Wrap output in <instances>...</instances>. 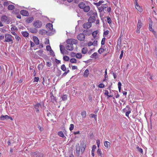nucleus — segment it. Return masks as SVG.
<instances>
[{
    "label": "nucleus",
    "instance_id": "nucleus-37",
    "mask_svg": "<svg viewBox=\"0 0 157 157\" xmlns=\"http://www.w3.org/2000/svg\"><path fill=\"white\" fill-rule=\"evenodd\" d=\"M70 62L72 63H76L77 60L75 58H72L70 59Z\"/></svg>",
    "mask_w": 157,
    "mask_h": 157
},
{
    "label": "nucleus",
    "instance_id": "nucleus-36",
    "mask_svg": "<svg viewBox=\"0 0 157 157\" xmlns=\"http://www.w3.org/2000/svg\"><path fill=\"white\" fill-rule=\"evenodd\" d=\"M76 57L78 59H81L82 57V54L80 53H78L76 55Z\"/></svg>",
    "mask_w": 157,
    "mask_h": 157
},
{
    "label": "nucleus",
    "instance_id": "nucleus-6",
    "mask_svg": "<svg viewBox=\"0 0 157 157\" xmlns=\"http://www.w3.org/2000/svg\"><path fill=\"white\" fill-rule=\"evenodd\" d=\"M59 47L61 53L63 54H67L68 52L65 49V47L63 45L60 44Z\"/></svg>",
    "mask_w": 157,
    "mask_h": 157
},
{
    "label": "nucleus",
    "instance_id": "nucleus-20",
    "mask_svg": "<svg viewBox=\"0 0 157 157\" xmlns=\"http://www.w3.org/2000/svg\"><path fill=\"white\" fill-rule=\"evenodd\" d=\"M46 27L49 29V30H52L53 29V25L51 23H48L46 25Z\"/></svg>",
    "mask_w": 157,
    "mask_h": 157
},
{
    "label": "nucleus",
    "instance_id": "nucleus-15",
    "mask_svg": "<svg viewBox=\"0 0 157 157\" xmlns=\"http://www.w3.org/2000/svg\"><path fill=\"white\" fill-rule=\"evenodd\" d=\"M34 20L33 17H28L25 21V22L27 23H30L32 22Z\"/></svg>",
    "mask_w": 157,
    "mask_h": 157
},
{
    "label": "nucleus",
    "instance_id": "nucleus-63",
    "mask_svg": "<svg viewBox=\"0 0 157 157\" xmlns=\"http://www.w3.org/2000/svg\"><path fill=\"white\" fill-rule=\"evenodd\" d=\"M131 113V111L129 110L126 113L125 115L127 117H128L129 114Z\"/></svg>",
    "mask_w": 157,
    "mask_h": 157
},
{
    "label": "nucleus",
    "instance_id": "nucleus-25",
    "mask_svg": "<svg viewBox=\"0 0 157 157\" xmlns=\"http://www.w3.org/2000/svg\"><path fill=\"white\" fill-rule=\"evenodd\" d=\"M39 33L40 34L43 35L46 34L47 33V31L46 30L44 29L40 30L39 31Z\"/></svg>",
    "mask_w": 157,
    "mask_h": 157
},
{
    "label": "nucleus",
    "instance_id": "nucleus-41",
    "mask_svg": "<svg viewBox=\"0 0 157 157\" xmlns=\"http://www.w3.org/2000/svg\"><path fill=\"white\" fill-rule=\"evenodd\" d=\"M118 88L119 92H121V83L120 82H119L118 83Z\"/></svg>",
    "mask_w": 157,
    "mask_h": 157
},
{
    "label": "nucleus",
    "instance_id": "nucleus-29",
    "mask_svg": "<svg viewBox=\"0 0 157 157\" xmlns=\"http://www.w3.org/2000/svg\"><path fill=\"white\" fill-rule=\"evenodd\" d=\"M104 146L105 147L108 148L110 146V143L107 141H106L104 143Z\"/></svg>",
    "mask_w": 157,
    "mask_h": 157
},
{
    "label": "nucleus",
    "instance_id": "nucleus-26",
    "mask_svg": "<svg viewBox=\"0 0 157 157\" xmlns=\"http://www.w3.org/2000/svg\"><path fill=\"white\" fill-rule=\"evenodd\" d=\"M22 35L25 37H27L29 36V33L26 31L22 32H21Z\"/></svg>",
    "mask_w": 157,
    "mask_h": 157
},
{
    "label": "nucleus",
    "instance_id": "nucleus-18",
    "mask_svg": "<svg viewBox=\"0 0 157 157\" xmlns=\"http://www.w3.org/2000/svg\"><path fill=\"white\" fill-rule=\"evenodd\" d=\"M33 38L34 42L37 45L39 43V41L38 38L35 36H33Z\"/></svg>",
    "mask_w": 157,
    "mask_h": 157
},
{
    "label": "nucleus",
    "instance_id": "nucleus-12",
    "mask_svg": "<svg viewBox=\"0 0 157 157\" xmlns=\"http://www.w3.org/2000/svg\"><path fill=\"white\" fill-rule=\"evenodd\" d=\"M83 33L84 34L86 35H90L92 32L91 30L89 29H86L84 30Z\"/></svg>",
    "mask_w": 157,
    "mask_h": 157
},
{
    "label": "nucleus",
    "instance_id": "nucleus-5",
    "mask_svg": "<svg viewBox=\"0 0 157 157\" xmlns=\"http://www.w3.org/2000/svg\"><path fill=\"white\" fill-rule=\"evenodd\" d=\"M42 22L39 20H37L34 22L33 25L36 28H40L42 26Z\"/></svg>",
    "mask_w": 157,
    "mask_h": 157
},
{
    "label": "nucleus",
    "instance_id": "nucleus-30",
    "mask_svg": "<svg viewBox=\"0 0 157 157\" xmlns=\"http://www.w3.org/2000/svg\"><path fill=\"white\" fill-rule=\"evenodd\" d=\"M14 8V6L12 5H9L8 7V9L9 10H12Z\"/></svg>",
    "mask_w": 157,
    "mask_h": 157
},
{
    "label": "nucleus",
    "instance_id": "nucleus-3",
    "mask_svg": "<svg viewBox=\"0 0 157 157\" xmlns=\"http://www.w3.org/2000/svg\"><path fill=\"white\" fill-rule=\"evenodd\" d=\"M5 40L4 42H11L10 44H12L13 43V39H14V37L11 35L6 34H5Z\"/></svg>",
    "mask_w": 157,
    "mask_h": 157
},
{
    "label": "nucleus",
    "instance_id": "nucleus-58",
    "mask_svg": "<svg viewBox=\"0 0 157 157\" xmlns=\"http://www.w3.org/2000/svg\"><path fill=\"white\" fill-rule=\"evenodd\" d=\"M55 61L58 64H59V63H60L61 61L60 60H58L57 59H55Z\"/></svg>",
    "mask_w": 157,
    "mask_h": 157
},
{
    "label": "nucleus",
    "instance_id": "nucleus-38",
    "mask_svg": "<svg viewBox=\"0 0 157 157\" xmlns=\"http://www.w3.org/2000/svg\"><path fill=\"white\" fill-rule=\"evenodd\" d=\"M58 135L59 136L61 137H64L63 133L61 131L59 132L58 133Z\"/></svg>",
    "mask_w": 157,
    "mask_h": 157
},
{
    "label": "nucleus",
    "instance_id": "nucleus-19",
    "mask_svg": "<svg viewBox=\"0 0 157 157\" xmlns=\"http://www.w3.org/2000/svg\"><path fill=\"white\" fill-rule=\"evenodd\" d=\"M8 20L7 17L6 15H3L2 17L1 20L4 22H6Z\"/></svg>",
    "mask_w": 157,
    "mask_h": 157
},
{
    "label": "nucleus",
    "instance_id": "nucleus-21",
    "mask_svg": "<svg viewBox=\"0 0 157 157\" xmlns=\"http://www.w3.org/2000/svg\"><path fill=\"white\" fill-rule=\"evenodd\" d=\"M102 47L103 48H102L101 46V48L98 50V52L99 54H101L106 49L103 48V46Z\"/></svg>",
    "mask_w": 157,
    "mask_h": 157
},
{
    "label": "nucleus",
    "instance_id": "nucleus-40",
    "mask_svg": "<svg viewBox=\"0 0 157 157\" xmlns=\"http://www.w3.org/2000/svg\"><path fill=\"white\" fill-rule=\"evenodd\" d=\"M97 55V52H94L92 55L90 56L91 58H96V56Z\"/></svg>",
    "mask_w": 157,
    "mask_h": 157
},
{
    "label": "nucleus",
    "instance_id": "nucleus-22",
    "mask_svg": "<svg viewBox=\"0 0 157 157\" xmlns=\"http://www.w3.org/2000/svg\"><path fill=\"white\" fill-rule=\"evenodd\" d=\"M149 30L153 32V33H155V32L154 31L153 29L152 28V22L151 21L150 23L149 24Z\"/></svg>",
    "mask_w": 157,
    "mask_h": 157
},
{
    "label": "nucleus",
    "instance_id": "nucleus-42",
    "mask_svg": "<svg viewBox=\"0 0 157 157\" xmlns=\"http://www.w3.org/2000/svg\"><path fill=\"white\" fill-rule=\"evenodd\" d=\"M67 96L66 95H64L62 96V98L63 101H66L67 99Z\"/></svg>",
    "mask_w": 157,
    "mask_h": 157
},
{
    "label": "nucleus",
    "instance_id": "nucleus-54",
    "mask_svg": "<svg viewBox=\"0 0 157 157\" xmlns=\"http://www.w3.org/2000/svg\"><path fill=\"white\" fill-rule=\"evenodd\" d=\"M107 20L108 21V22L109 24L111 23L112 21L109 17H107Z\"/></svg>",
    "mask_w": 157,
    "mask_h": 157
},
{
    "label": "nucleus",
    "instance_id": "nucleus-51",
    "mask_svg": "<svg viewBox=\"0 0 157 157\" xmlns=\"http://www.w3.org/2000/svg\"><path fill=\"white\" fill-rule=\"evenodd\" d=\"M46 50L48 51H50V50H52L50 46L47 45L46 46Z\"/></svg>",
    "mask_w": 157,
    "mask_h": 157
},
{
    "label": "nucleus",
    "instance_id": "nucleus-17",
    "mask_svg": "<svg viewBox=\"0 0 157 157\" xmlns=\"http://www.w3.org/2000/svg\"><path fill=\"white\" fill-rule=\"evenodd\" d=\"M9 116L8 115H2L1 116L0 119L1 121H4L5 120L9 119Z\"/></svg>",
    "mask_w": 157,
    "mask_h": 157
},
{
    "label": "nucleus",
    "instance_id": "nucleus-14",
    "mask_svg": "<svg viewBox=\"0 0 157 157\" xmlns=\"http://www.w3.org/2000/svg\"><path fill=\"white\" fill-rule=\"evenodd\" d=\"M29 30L30 32L33 33H36L38 31L37 29L36 28H30L29 29Z\"/></svg>",
    "mask_w": 157,
    "mask_h": 157
},
{
    "label": "nucleus",
    "instance_id": "nucleus-64",
    "mask_svg": "<svg viewBox=\"0 0 157 157\" xmlns=\"http://www.w3.org/2000/svg\"><path fill=\"white\" fill-rule=\"evenodd\" d=\"M109 31L108 30H107L104 32L103 34L105 35H107L109 34Z\"/></svg>",
    "mask_w": 157,
    "mask_h": 157
},
{
    "label": "nucleus",
    "instance_id": "nucleus-1",
    "mask_svg": "<svg viewBox=\"0 0 157 157\" xmlns=\"http://www.w3.org/2000/svg\"><path fill=\"white\" fill-rule=\"evenodd\" d=\"M66 42L67 44L66 45V49L69 51H72L74 49L73 45H76L77 44L78 41L74 39H70L67 40H66Z\"/></svg>",
    "mask_w": 157,
    "mask_h": 157
},
{
    "label": "nucleus",
    "instance_id": "nucleus-2",
    "mask_svg": "<svg viewBox=\"0 0 157 157\" xmlns=\"http://www.w3.org/2000/svg\"><path fill=\"white\" fill-rule=\"evenodd\" d=\"M78 6L80 9H83L85 12H88L90 10V6H86L83 2L80 3L78 5Z\"/></svg>",
    "mask_w": 157,
    "mask_h": 157
},
{
    "label": "nucleus",
    "instance_id": "nucleus-23",
    "mask_svg": "<svg viewBox=\"0 0 157 157\" xmlns=\"http://www.w3.org/2000/svg\"><path fill=\"white\" fill-rule=\"evenodd\" d=\"M97 153L98 156H100L101 157H104L102 154V152L100 149H98L97 151Z\"/></svg>",
    "mask_w": 157,
    "mask_h": 157
},
{
    "label": "nucleus",
    "instance_id": "nucleus-10",
    "mask_svg": "<svg viewBox=\"0 0 157 157\" xmlns=\"http://www.w3.org/2000/svg\"><path fill=\"white\" fill-rule=\"evenodd\" d=\"M81 152L82 153H83L86 147V145L84 144L83 141H82V142L81 143Z\"/></svg>",
    "mask_w": 157,
    "mask_h": 157
},
{
    "label": "nucleus",
    "instance_id": "nucleus-33",
    "mask_svg": "<svg viewBox=\"0 0 157 157\" xmlns=\"http://www.w3.org/2000/svg\"><path fill=\"white\" fill-rule=\"evenodd\" d=\"M142 23L141 22V21H140V20H138L137 27H138V28H141V27L142 26Z\"/></svg>",
    "mask_w": 157,
    "mask_h": 157
},
{
    "label": "nucleus",
    "instance_id": "nucleus-8",
    "mask_svg": "<svg viewBox=\"0 0 157 157\" xmlns=\"http://www.w3.org/2000/svg\"><path fill=\"white\" fill-rule=\"evenodd\" d=\"M92 23L90 21H88L86 23L83 24V27L85 29H89L90 28L92 25Z\"/></svg>",
    "mask_w": 157,
    "mask_h": 157
},
{
    "label": "nucleus",
    "instance_id": "nucleus-16",
    "mask_svg": "<svg viewBox=\"0 0 157 157\" xmlns=\"http://www.w3.org/2000/svg\"><path fill=\"white\" fill-rule=\"evenodd\" d=\"M41 107V105L40 103L36 104L35 106V108L36 112H39V109Z\"/></svg>",
    "mask_w": 157,
    "mask_h": 157
},
{
    "label": "nucleus",
    "instance_id": "nucleus-44",
    "mask_svg": "<svg viewBox=\"0 0 157 157\" xmlns=\"http://www.w3.org/2000/svg\"><path fill=\"white\" fill-rule=\"evenodd\" d=\"M136 148L138 151L140 152L141 153L143 154V151L142 148H140L138 146L136 147Z\"/></svg>",
    "mask_w": 157,
    "mask_h": 157
},
{
    "label": "nucleus",
    "instance_id": "nucleus-34",
    "mask_svg": "<svg viewBox=\"0 0 157 157\" xmlns=\"http://www.w3.org/2000/svg\"><path fill=\"white\" fill-rule=\"evenodd\" d=\"M61 68L64 71H66V67L64 64H63L61 66Z\"/></svg>",
    "mask_w": 157,
    "mask_h": 157
},
{
    "label": "nucleus",
    "instance_id": "nucleus-31",
    "mask_svg": "<svg viewBox=\"0 0 157 157\" xmlns=\"http://www.w3.org/2000/svg\"><path fill=\"white\" fill-rule=\"evenodd\" d=\"M87 52V48H83L82 50V52L83 54H85Z\"/></svg>",
    "mask_w": 157,
    "mask_h": 157
},
{
    "label": "nucleus",
    "instance_id": "nucleus-53",
    "mask_svg": "<svg viewBox=\"0 0 157 157\" xmlns=\"http://www.w3.org/2000/svg\"><path fill=\"white\" fill-rule=\"evenodd\" d=\"M46 65L48 67H50L52 65V63L50 62H46Z\"/></svg>",
    "mask_w": 157,
    "mask_h": 157
},
{
    "label": "nucleus",
    "instance_id": "nucleus-9",
    "mask_svg": "<svg viewBox=\"0 0 157 157\" xmlns=\"http://www.w3.org/2000/svg\"><path fill=\"white\" fill-rule=\"evenodd\" d=\"M80 149L79 144H77L76 146V151L77 155L78 156H79L80 155Z\"/></svg>",
    "mask_w": 157,
    "mask_h": 157
},
{
    "label": "nucleus",
    "instance_id": "nucleus-7",
    "mask_svg": "<svg viewBox=\"0 0 157 157\" xmlns=\"http://www.w3.org/2000/svg\"><path fill=\"white\" fill-rule=\"evenodd\" d=\"M78 40L80 41H83L85 39V36L83 33H80L77 36Z\"/></svg>",
    "mask_w": 157,
    "mask_h": 157
},
{
    "label": "nucleus",
    "instance_id": "nucleus-59",
    "mask_svg": "<svg viewBox=\"0 0 157 157\" xmlns=\"http://www.w3.org/2000/svg\"><path fill=\"white\" fill-rule=\"evenodd\" d=\"M15 38L16 40H17L18 41L20 39V37L18 36L17 35L16 36H15Z\"/></svg>",
    "mask_w": 157,
    "mask_h": 157
},
{
    "label": "nucleus",
    "instance_id": "nucleus-28",
    "mask_svg": "<svg viewBox=\"0 0 157 157\" xmlns=\"http://www.w3.org/2000/svg\"><path fill=\"white\" fill-rule=\"evenodd\" d=\"M103 1H99V2L98 3L94 2V4L96 5L97 6H99L101 3H103Z\"/></svg>",
    "mask_w": 157,
    "mask_h": 157
},
{
    "label": "nucleus",
    "instance_id": "nucleus-43",
    "mask_svg": "<svg viewBox=\"0 0 157 157\" xmlns=\"http://www.w3.org/2000/svg\"><path fill=\"white\" fill-rule=\"evenodd\" d=\"M86 115V111H83L81 113V116L83 117H85Z\"/></svg>",
    "mask_w": 157,
    "mask_h": 157
},
{
    "label": "nucleus",
    "instance_id": "nucleus-60",
    "mask_svg": "<svg viewBox=\"0 0 157 157\" xmlns=\"http://www.w3.org/2000/svg\"><path fill=\"white\" fill-rule=\"evenodd\" d=\"M96 143H97V145L98 147H99V145H100V142L99 140H97Z\"/></svg>",
    "mask_w": 157,
    "mask_h": 157
},
{
    "label": "nucleus",
    "instance_id": "nucleus-39",
    "mask_svg": "<svg viewBox=\"0 0 157 157\" xmlns=\"http://www.w3.org/2000/svg\"><path fill=\"white\" fill-rule=\"evenodd\" d=\"M69 57L67 56H64L63 57V59L64 60L67 61L69 60Z\"/></svg>",
    "mask_w": 157,
    "mask_h": 157
},
{
    "label": "nucleus",
    "instance_id": "nucleus-11",
    "mask_svg": "<svg viewBox=\"0 0 157 157\" xmlns=\"http://www.w3.org/2000/svg\"><path fill=\"white\" fill-rule=\"evenodd\" d=\"M20 13L24 16H27L29 15L28 12L25 10H21L20 12Z\"/></svg>",
    "mask_w": 157,
    "mask_h": 157
},
{
    "label": "nucleus",
    "instance_id": "nucleus-45",
    "mask_svg": "<svg viewBox=\"0 0 157 157\" xmlns=\"http://www.w3.org/2000/svg\"><path fill=\"white\" fill-rule=\"evenodd\" d=\"M11 29L12 31H17L18 30L17 28L15 26H14L11 28Z\"/></svg>",
    "mask_w": 157,
    "mask_h": 157
},
{
    "label": "nucleus",
    "instance_id": "nucleus-35",
    "mask_svg": "<svg viewBox=\"0 0 157 157\" xmlns=\"http://www.w3.org/2000/svg\"><path fill=\"white\" fill-rule=\"evenodd\" d=\"M89 74V71L88 69H86L84 73V75L86 77H87L88 76Z\"/></svg>",
    "mask_w": 157,
    "mask_h": 157
},
{
    "label": "nucleus",
    "instance_id": "nucleus-47",
    "mask_svg": "<svg viewBox=\"0 0 157 157\" xmlns=\"http://www.w3.org/2000/svg\"><path fill=\"white\" fill-rule=\"evenodd\" d=\"M105 37H103L102 40L101 41V45H104L105 44Z\"/></svg>",
    "mask_w": 157,
    "mask_h": 157
},
{
    "label": "nucleus",
    "instance_id": "nucleus-13",
    "mask_svg": "<svg viewBox=\"0 0 157 157\" xmlns=\"http://www.w3.org/2000/svg\"><path fill=\"white\" fill-rule=\"evenodd\" d=\"M150 50L149 45L147 44H145L144 45V50L147 53H148Z\"/></svg>",
    "mask_w": 157,
    "mask_h": 157
},
{
    "label": "nucleus",
    "instance_id": "nucleus-32",
    "mask_svg": "<svg viewBox=\"0 0 157 157\" xmlns=\"http://www.w3.org/2000/svg\"><path fill=\"white\" fill-rule=\"evenodd\" d=\"M36 53H37V54L40 56H42L43 54V51L41 50H40L39 51H38L36 52Z\"/></svg>",
    "mask_w": 157,
    "mask_h": 157
},
{
    "label": "nucleus",
    "instance_id": "nucleus-46",
    "mask_svg": "<svg viewBox=\"0 0 157 157\" xmlns=\"http://www.w3.org/2000/svg\"><path fill=\"white\" fill-rule=\"evenodd\" d=\"M96 115H95L93 114H91L90 115V117H91L92 118H94L95 120L96 119V117H97Z\"/></svg>",
    "mask_w": 157,
    "mask_h": 157
},
{
    "label": "nucleus",
    "instance_id": "nucleus-55",
    "mask_svg": "<svg viewBox=\"0 0 157 157\" xmlns=\"http://www.w3.org/2000/svg\"><path fill=\"white\" fill-rule=\"evenodd\" d=\"M39 79V78L38 77H35L34 78V82H37Z\"/></svg>",
    "mask_w": 157,
    "mask_h": 157
},
{
    "label": "nucleus",
    "instance_id": "nucleus-24",
    "mask_svg": "<svg viewBox=\"0 0 157 157\" xmlns=\"http://www.w3.org/2000/svg\"><path fill=\"white\" fill-rule=\"evenodd\" d=\"M136 6L135 5L136 9L139 11L141 12L142 11V10L140 8L139 5L137 3H136Z\"/></svg>",
    "mask_w": 157,
    "mask_h": 157
},
{
    "label": "nucleus",
    "instance_id": "nucleus-50",
    "mask_svg": "<svg viewBox=\"0 0 157 157\" xmlns=\"http://www.w3.org/2000/svg\"><path fill=\"white\" fill-rule=\"evenodd\" d=\"M50 54L51 55L53 56V57H54L55 56V55L54 54V51L52 50H50Z\"/></svg>",
    "mask_w": 157,
    "mask_h": 157
},
{
    "label": "nucleus",
    "instance_id": "nucleus-62",
    "mask_svg": "<svg viewBox=\"0 0 157 157\" xmlns=\"http://www.w3.org/2000/svg\"><path fill=\"white\" fill-rule=\"evenodd\" d=\"M32 154L34 155H37L39 154V152L38 151H36L32 153Z\"/></svg>",
    "mask_w": 157,
    "mask_h": 157
},
{
    "label": "nucleus",
    "instance_id": "nucleus-49",
    "mask_svg": "<svg viewBox=\"0 0 157 157\" xmlns=\"http://www.w3.org/2000/svg\"><path fill=\"white\" fill-rule=\"evenodd\" d=\"M74 128V125L73 124H70V127L69 128V129L71 131Z\"/></svg>",
    "mask_w": 157,
    "mask_h": 157
},
{
    "label": "nucleus",
    "instance_id": "nucleus-4",
    "mask_svg": "<svg viewBox=\"0 0 157 157\" xmlns=\"http://www.w3.org/2000/svg\"><path fill=\"white\" fill-rule=\"evenodd\" d=\"M90 15H91L92 13L93 16L90 17L88 19V21H90L91 23L94 22L96 20V17H97V14L96 13H92L91 12H89Z\"/></svg>",
    "mask_w": 157,
    "mask_h": 157
},
{
    "label": "nucleus",
    "instance_id": "nucleus-56",
    "mask_svg": "<svg viewBox=\"0 0 157 157\" xmlns=\"http://www.w3.org/2000/svg\"><path fill=\"white\" fill-rule=\"evenodd\" d=\"M30 45H31V47H33L35 45V44H34V43L31 40H30Z\"/></svg>",
    "mask_w": 157,
    "mask_h": 157
},
{
    "label": "nucleus",
    "instance_id": "nucleus-27",
    "mask_svg": "<svg viewBox=\"0 0 157 157\" xmlns=\"http://www.w3.org/2000/svg\"><path fill=\"white\" fill-rule=\"evenodd\" d=\"M98 31L96 30L94 31L92 33V35L93 36L94 38H95L97 36V35L98 33Z\"/></svg>",
    "mask_w": 157,
    "mask_h": 157
},
{
    "label": "nucleus",
    "instance_id": "nucleus-57",
    "mask_svg": "<svg viewBox=\"0 0 157 157\" xmlns=\"http://www.w3.org/2000/svg\"><path fill=\"white\" fill-rule=\"evenodd\" d=\"M97 42H98L97 41L94 40V41L93 42V45L94 46H96L97 45Z\"/></svg>",
    "mask_w": 157,
    "mask_h": 157
},
{
    "label": "nucleus",
    "instance_id": "nucleus-48",
    "mask_svg": "<svg viewBox=\"0 0 157 157\" xmlns=\"http://www.w3.org/2000/svg\"><path fill=\"white\" fill-rule=\"evenodd\" d=\"M98 86L100 88H103L105 87V85L103 83H101L98 85Z\"/></svg>",
    "mask_w": 157,
    "mask_h": 157
},
{
    "label": "nucleus",
    "instance_id": "nucleus-52",
    "mask_svg": "<svg viewBox=\"0 0 157 157\" xmlns=\"http://www.w3.org/2000/svg\"><path fill=\"white\" fill-rule=\"evenodd\" d=\"M123 53H124L123 51V50H122L121 52V53L120 55V57H119V58L120 59H122V56H123Z\"/></svg>",
    "mask_w": 157,
    "mask_h": 157
},
{
    "label": "nucleus",
    "instance_id": "nucleus-61",
    "mask_svg": "<svg viewBox=\"0 0 157 157\" xmlns=\"http://www.w3.org/2000/svg\"><path fill=\"white\" fill-rule=\"evenodd\" d=\"M93 43L92 42L90 41L88 42V46H90L92 45H93Z\"/></svg>",
    "mask_w": 157,
    "mask_h": 157
}]
</instances>
